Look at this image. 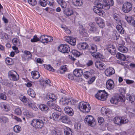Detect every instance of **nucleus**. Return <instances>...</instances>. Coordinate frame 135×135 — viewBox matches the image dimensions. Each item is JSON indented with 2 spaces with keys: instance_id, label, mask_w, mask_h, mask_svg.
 Returning <instances> with one entry per match:
<instances>
[{
  "instance_id": "obj_1",
  "label": "nucleus",
  "mask_w": 135,
  "mask_h": 135,
  "mask_svg": "<svg viewBox=\"0 0 135 135\" xmlns=\"http://www.w3.org/2000/svg\"><path fill=\"white\" fill-rule=\"evenodd\" d=\"M97 49V46L95 45L91 44L89 48V50L92 56L97 59H99L103 60L104 56L99 52L96 53Z\"/></svg>"
},
{
  "instance_id": "obj_2",
  "label": "nucleus",
  "mask_w": 135,
  "mask_h": 135,
  "mask_svg": "<svg viewBox=\"0 0 135 135\" xmlns=\"http://www.w3.org/2000/svg\"><path fill=\"white\" fill-rule=\"evenodd\" d=\"M78 108L81 111L87 113L89 112L91 109L90 105L89 104L82 102L79 103Z\"/></svg>"
},
{
  "instance_id": "obj_3",
  "label": "nucleus",
  "mask_w": 135,
  "mask_h": 135,
  "mask_svg": "<svg viewBox=\"0 0 135 135\" xmlns=\"http://www.w3.org/2000/svg\"><path fill=\"white\" fill-rule=\"evenodd\" d=\"M104 5H103L101 3L98 2L96 6L93 7V10L95 13L99 16H103L104 15V12L102 9H104Z\"/></svg>"
},
{
  "instance_id": "obj_4",
  "label": "nucleus",
  "mask_w": 135,
  "mask_h": 135,
  "mask_svg": "<svg viewBox=\"0 0 135 135\" xmlns=\"http://www.w3.org/2000/svg\"><path fill=\"white\" fill-rule=\"evenodd\" d=\"M108 97L107 93L104 90L99 91L95 95L97 99L103 101L105 100Z\"/></svg>"
},
{
  "instance_id": "obj_5",
  "label": "nucleus",
  "mask_w": 135,
  "mask_h": 135,
  "mask_svg": "<svg viewBox=\"0 0 135 135\" xmlns=\"http://www.w3.org/2000/svg\"><path fill=\"white\" fill-rule=\"evenodd\" d=\"M57 49L58 51L63 53H68L70 51V50L69 46L66 44L60 45Z\"/></svg>"
},
{
  "instance_id": "obj_6",
  "label": "nucleus",
  "mask_w": 135,
  "mask_h": 135,
  "mask_svg": "<svg viewBox=\"0 0 135 135\" xmlns=\"http://www.w3.org/2000/svg\"><path fill=\"white\" fill-rule=\"evenodd\" d=\"M8 77L11 80L13 81L18 80L19 79V76L16 72L12 70L9 71L8 73Z\"/></svg>"
},
{
  "instance_id": "obj_7",
  "label": "nucleus",
  "mask_w": 135,
  "mask_h": 135,
  "mask_svg": "<svg viewBox=\"0 0 135 135\" xmlns=\"http://www.w3.org/2000/svg\"><path fill=\"white\" fill-rule=\"evenodd\" d=\"M53 40V37L49 36L41 35L40 37V41L44 44L47 43L49 42H51Z\"/></svg>"
},
{
  "instance_id": "obj_8",
  "label": "nucleus",
  "mask_w": 135,
  "mask_h": 135,
  "mask_svg": "<svg viewBox=\"0 0 135 135\" xmlns=\"http://www.w3.org/2000/svg\"><path fill=\"white\" fill-rule=\"evenodd\" d=\"M132 8V4L130 2H127L123 5L122 10L125 13H128L131 11Z\"/></svg>"
},
{
  "instance_id": "obj_9",
  "label": "nucleus",
  "mask_w": 135,
  "mask_h": 135,
  "mask_svg": "<svg viewBox=\"0 0 135 135\" xmlns=\"http://www.w3.org/2000/svg\"><path fill=\"white\" fill-rule=\"evenodd\" d=\"M84 120L86 123L91 126H93V124H95L94 119L92 116L90 115L87 116Z\"/></svg>"
},
{
  "instance_id": "obj_10",
  "label": "nucleus",
  "mask_w": 135,
  "mask_h": 135,
  "mask_svg": "<svg viewBox=\"0 0 135 135\" xmlns=\"http://www.w3.org/2000/svg\"><path fill=\"white\" fill-rule=\"evenodd\" d=\"M107 49L112 55H115L116 53L115 47L112 44L109 43L107 46Z\"/></svg>"
},
{
  "instance_id": "obj_11",
  "label": "nucleus",
  "mask_w": 135,
  "mask_h": 135,
  "mask_svg": "<svg viewBox=\"0 0 135 135\" xmlns=\"http://www.w3.org/2000/svg\"><path fill=\"white\" fill-rule=\"evenodd\" d=\"M114 86V84L113 81L112 79L108 80L107 81L106 86L107 88L109 90L113 89Z\"/></svg>"
},
{
  "instance_id": "obj_12",
  "label": "nucleus",
  "mask_w": 135,
  "mask_h": 135,
  "mask_svg": "<svg viewBox=\"0 0 135 135\" xmlns=\"http://www.w3.org/2000/svg\"><path fill=\"white\" fill-rule=\"evenodd\" d=\"M115 71L114 69L112 67L107 68L105 71L106 75L107 76H110L115 73Z\"/></svg>"
},
{
  "instance_id": "obj_13",
  "label": "nucleus",
  "mask_w": 135,
  "mask_h": 135,
  "mask_svg": "<svg viewBox=\"0 0 135 135\" xmlns=\"http://www.w3.org/2000/svg\"><path fill=\"white\" fill-rule=\"evenodd\" d=\"M47 104L51 109L57 110L59 111H60V110H61L60 108L56 106V105L53 102V101L51 100L48 101L47 103Z\"/></svg>"
},
{
  "instance_id": "obj_14",
  "label": "nucleus",
  "mask_w": 135,
  "mask_h": 135,
  "mask_svg": "<svg viewBox=\"0 0 135 135\" xmlns=\"http://www.w3.org/2000/svg\"><path fill=\"white\" fill-rule=\"evenodd\" d=\"M113 4L114 2L113 0H105L104 9H108L110 8V6H113Z\"/></svg>"
},
{
  "instance_id": "obj_15",
  "label": "nucleus",
  "mask_w": 135,
  "mask_h": 135,
  "mask_svg": "<svg viewBox=\"0 0 135 135\" xmlns=\"http://www.w3.org/2000/svg\"><path fill=\"white\" fill-rule=\"evenodd\" d=\"M95 23H93L88 24V28L91 33H94L97 31L98 29L95 27Z\"/></svg>"
},
{
  "instance_id": "obj_16",
  "label": "nucleus",
  "mask_w": 135,
  "mask_h": 135,
  "mask_svg": "<svg viewBox=\"0 0 135 135\" xmlns=\"http://www.w3.org/2000/svg\"><path fill=\"white\" fill-rule=\"evenodd\" d=\"M77 48L80 50H85L88 47V45L87 43L84 42L80 43L78 44Z\"/></svg>"
},
{
  "instance_id": "obj_17",
  "label": "nucleus",
  "mask_w": 135,
  "mask_h": 135,
  "mask_svg": "<svg viewBox=\"0 0 135 135\" xmlns=\"http://www.w3.org/2000/svg\"><path fill=\"white\" fill-rule=\"evenodd\" d=\"M95 66L98 69L102 70L105 69V65L102 62L99 61H97L95 62Z\"/></svg>"
},
{
  "instance_id": "obj_18",
  "label": "nucleus",
  "mask_w": 135,
  "mask_h": 135,
  "mask_svg": "<svg viewBox=\"0 0 135 135\" xmlns=\"http://www.w3.org/2000/svg\"><path fill=\"white\" fill-rule=\"evenodd\" d=\"M83 73V71L81 69H76L73 72V74L74 75L78 77L82 76Z\"/></svg>"
},
{
  "instance_id": "obj_19",
  "label": "nucleus",
  "mask_w": 135,
  "mask_h": 135,
  "mask_svg": "<svg viewBox=\"0 0 135 135\" xmlns=\"http://www.w3.org/2000/svg\"><path fill=\"white\" fill-rule=\"evenodd\" d=\"M65 112L70 116H72L74 114V111L73 109L71 107H66L64 108Z\"/></svg>"
},
{
  "instance_id": "obj_20",
  "label": "nucleus",
  "mask_w": 135,
  "mask_h": 135,
  "mask_svg": "<svg viewBox=\"0 0 135 135\" xmlns=\"http://www.w3.org/2000/svg\"><path fill=\"white\" fill-rule=\"evenodd\" d=\"M72 3L75 7H79L82 6L83 2L82 0H72Z\"/></svg>"
},
{
  "instance_id": "obj_21",
  "label": "nucleus",
  "mask_w": 135,
  "mask_h": 135,
  "mask_svg": "<svg viewBox=\"0 0 135 135\" xmlns=\"http://www.w3.org/2000/svg\"><path fill=\"white\" fill-rule=\"evenodd\" d=\"M110 102L112 104H117L118 103V94L114 95L110 99Z\"/></svg>"
},
{
  "instance_id": "obj_22",
  "label": "nucleus",
  "mask_w": 135,
  "mask_h": 135,
  "mask_svg": "<svg viewBox=\"0 0 135 135\" xmlns=\"http://www.w3.org/2000/svg\"><path fill=\"white\" fill-rule=\"evenodd\" d=\"M61 115L57 113H54L52 115V118L55 121H59L60 120Z\"/></svg>"
},
{
  "instance_id": "obj_23",
  "label": "nucleus",
  "mask_w": 135,
  "mask_h": 135,
  "mask_svg": "<svg viewBox=\"0 0 135 135\" xmlns=\"http://www.w3.org/2000/svg\"><path fill=\"white\" fill-rule=\"evenodd\" d=\"M97 23L101 28H103L104 26V21L101 18H99L96 20Z\"/></svg>"
},
{
  "instance_id": "obj_24",
  "label": "nucleus",
  "mask_w": 135,
  "mask_h": 135,
  "mask_svg": "<svg viewBox=\"0 0 135 135\" xmlns=\"http://www.w3.org/2000/svg\"><path fill=\"white\" fill-rule=\"evenodd\" d=\"M31 74L32 78L35 79H38L40 76L39 72L36 71H32Z\"/></svg>"
},
{
  "instance_id": "obj_25",
  "label": "nucleus",
  "mask_w": 135,
  "mask_h": 135,
  "mask_svg": "<svg viewBox=\"0 0 135 135\" xmlns=\"http://www.w3.org/2000/svg\"><path fill=\"white\" fill-rule=\"evenodd\" d=\"M120 121L119 123V125H121L122 124H126L128 122L129 120L126 117H122L120 118H119Z\"/></svg>"
},
{
  "instance_id": "obj_26",
  "label": "nucleus",
  "mask_w": 135,
  "mask_h": 135,
  "mask_svg": "<svg viewBox=\"0 0 135 135\" xmlns=\"http://www.w3.org/2000/svg\"><path fill=\"white\" fill-rule=\"evenodd\" d=\"M125 18L128 23L133 25L135 24V21L131 16H126Z\"/></svg>"
},
{
  "instance_id": "obj_27",
  "label": "nucleus",
  "mask_w": 135,
  "mask_h": 135,
  "mask_svg": "<svg viewBox=\"0 0 135 135\" xmlns=\"http://www.w3.org/2000/svg\"><path fill=\"white\" fill-rule=\"evenodd\" d=\"M40 109L42 111L47 112L49 110V107L46 105L43 104H41L39 105Z\"/></svg>"
},
{
  "instance_id": "obj_28",
  "label": "nucleus",
  "mask_w": 135,
  "mask_h": 135,
  "mask_svg": "<svg viewBox=\"0 0 135 135\" xmlns=\"http://www.w3.org/2000/svg\"><path fill=\"white\" fill-rule=\"evenodd\" d=\"M64 133L65 135H73V130L69 127H66L64 129Z\"/></svg>"
},
{
  "instance_id": "obj_29",
  "label": "nucleus",
  "mask_w": 135,
  "mask_h": 135,
  "mask_svg": "<svg viewBox=\"0 0 135 135\" xmlns=\"http://www.w3.org/2000/svg\"><path fill=\"white\" fill-rule=\"evenodd\" d=\"M47 98L48 99L50 100V101H54L57 98L55 95L53 94H50L47 96Z\"/></svg>"
},
{
  "instance_id": "obj_30",
  "label": "nucleus",
  "mask_w": 135,
  "mask_h": 135,
  "mask_svg": "<svg viewBox=\"0 0 135 135\" xmlns=\"http://www.w3.org/2000/svg\"><path fill=\"white\" fill-rule=\"evenodd\" d=\"M60 120L64 123H66L69 121V118L66 115H61L60 117Z\"/></svg>"
},
{
  "instance_id": "obj_31",
  "label": "nucleus",
  "mask_w": 135,
  "mask_h": 135,
  "mask_svg": "<svg viewBox=\"0 0 135 135\" xmlns=\"http://www.w3.org/2000/svg\"><path fill=\"white\" fill-rule=\"evenodd\" d=\"M1 106L2 108H4V110L6 111H8L9 110V106L8 104L6 103H2Z\"/></svg>"
},
{
  "instance_id": "obj_32",
  "label": "nucleus",
  "mask_w": 135,
  "mask_h": 135,
  "mask_svg": "<svg viewBox=\"0 0 135 135\" xmlns=\"http://www.w3.org/2000/svg\"><path fill=\"white\" fill-rule=\"evenodd\" d=\"M28 94L32 98L35 96V93L33 90L31 88H29L27 90Z\"/></svg>"
},
{
  "instance_id": "obj_33",
  "label": "nucleus",
  "mask_w": 135,
  "mask_h": 135,
  "mask_svg": "<svg viewBox=\"0 0 135 135\" xmlns=\"http://www.w3.org/2000/svg\"><path fill=\"white\" fill-rule=\"evenodd\" d=\"M68 70L67 68L65 65L62 66L60 68L59 70L58 71V72H60L61 74H63Z\"/></svg>"
},
{
  "instance_id": "obj_34",
  "label": "nucleus",
  "mask_w": 135,
  "mask_h": 135,
  "mask_svg": "<svg viewBox=\"0 0 135 135\" xmlns=\"http://www.w3.org/2000/svg\"><path fill=\"white\" fill-rule=\"evenodd\" d=\"M126 99L129 101L131 102V103L133 102L135 99V97L133 95L131 96L129 94H127L126 95Z\"/></svg>"
},
{
  "instance_id": "obj_35",
  "label": "nucleus",
  "mask_w": 135,
  "mask_h": 135,
  "mask_svg": "<svg viewBox=\"0 0 135 135\" xmlns=\"http://www.w3.org/2000/svg\"><path fill=\"white\" fill-rule=\"evenodd\" d=\"M28 105L29 107H31L34 110H36L38 109L37 108L35 104L32 103L30 100L28 101Z\"/></svg>"
},
{
  "instance_id": "obj_36",
  "label": "nucleus",
  "mask_w": 135,
  "mask_h": 135,
  "mask_svg": "<svg viewBox=\"0 0 135 135\" xmlns=\"http://www.w3.org/2000/svg\"><path fill=\"white\" fill-rule=\"evenodd\" d=\"M44 123L43 120L39 119H38L37 122V126L36 128H41L44 126Z\"/></svg>"
},
{
  "instance_id": "obj_37",
  "label": "nucleus",
  "mask_w": 135,
  "mask_h": 135,
  "mask_svg": "<svg viewBox=\"0 0 135 135\" xmlns=\"http://www.w3.org/2000/svg\"><path fill=\"white\" fill-rule=\"evenodd\" d=\"M38 119H33L31 122L30 123L31 125L33 127L36 128L37 125V122Z\"/></svg>"
},
{
  "instance_id": "obj_38",
  "label": "nucleus",
  "mask_w": 135,
  "mask_h": 135,
  "mask_svg": "<svg viewBox=\"0 0 135 135\" xmlns=\"http://www.w3.org/2000/svg\"><path fill=\"white\" fill-rule=\"evenodd\" d=\"M64 13L65 15L68 17L72 15L73 13V12L72 10L68 9L65 11Z\"/></svg>"
},
{
  "instance_id": "obj_39",
  "label": "nucleus",
  "mask_w": 135,
  "mask_h": 135,
  "mask_svg": "<svg viewBox=\"0 0 135 135\" xmlns=\"http://www.w3.org/2000/svg\"><path fill=\"white\" fill-rule=\"evenodd\" d=\"M44 66L46 69L49 70L54 71L55 70L53 68V67L50 65L44 64Z\"/></svg>"
},
{
  "instance_id": "obj_40",
  "label": "nucleus",
  "mask_w": 135,
  "mask_h": 135,
  "mask_svg": "<svg viewBox=\"0 0 135 135\" xmlns=\"http://www.w3.org/2000/svg\"><path fill=\"white\" fill-rule=\"evenodd\" d=\"M119 51L121 52L125 53L127 52V49L123 46H119Z\"/></svg>"
},
{
  "instance_id": "obj_41",
  "label": "nucleus",
  "mask_w": 135,
  "mask_h": 135,
  "mask_svg": "<svg viewBox=\"0 0 135 135\" xmlns=\"http://www.w3.org/2000/svg\"><path fill=\"white\" fill-rule=\"evenodd\" d=\"M71 53L73 56H75V57H78L80 54V52L75 50H73Z\"/></svg>"
},
{
  "instance_id": "obj_42",
  "label": "nucleus",
  "mask_w": 135,
  "mask_h": 135,
  "mask_svg": "<svg viewBox=\"0 0 135 135\" xmlns=\"http://www.w3.org/2000/svg\"><path fill=\"white\" fill-rule=\"evenodd\" d=\"M5 61L6 63L8 65H11L13 63V61L12 59L11 58L9 57L6 58Z\"/></svg>"
},
{
  "instance_id": "obj_43",
  "label": "nucleus",
  "mask_w": 135,
  "mask_h": 135,
  "mask_svg": "<svg viewBox=\"0 0 135 135\" xmlns=\"http://www.w3.org/2000/svg\"><path fill=\"white\" fill-rule=\"evenodd\" d=\"M24 115L27 117H30L32 115V114L26 109H25L23 112Z\"/></svg>"
},
{
  "instance_id": "obj_44",
  "label": "nucleus",
  "mask_w": 135,
  "mask_h": 135,
  "mask_svg": "<svg viewBox=\"0 0 135 135\" xmlns=\"http://www.w3.org/2000/svg\"><path fill=\"white\" fill-rule=\"evenodd\" d=\"M101 112L103 114L105 115L109 112V109H107L104 107H102L101 108Z\"/></svg>"
},
{
  "instance_id": "obj_45",
  "label": "nucleus",
  "mask_w": 135,
  "mask_h": 135,
  "mask_svg": "<svg viewBox=\"0 0 135 135\" xmlns=\"http://www.w3.org/2000/svg\"><path fill=\"white\" fill-rule=\"evenodd\" d=\"M126 100L125 96L124 95H119V102L120 103H124Z\"/></svg>"
},
{
  "instance_id": "obj_46",
  "label": "nucleus",
  "mask_w": 135,
  "mask_h": 135,
  "mask_svg": "<svg viewBox=\"0 0 135 135\" xmlns=\"http://www.w3.org/2000/svg\"><path fill=\"white\" fill-rule=\"evenodd\" d=\"M69 103V101L67 99L62 98L61 101V104L63 105H67Z\"/></svg>"
},
{
  "instance_id": "obj_47",
  "label": "nucleus",
  "mask_w": 135,
  "mask_h": 135,
  "mask_svg": "<svg viewBox=\"0 0 135 135\" xmlns=\"http://www.w3.org/2000/svg\"><path fill=\"white\" fill-rule=\"evenodd\" d=\"M84 76L86 78H88L91 77V74L88 71H86L84 72L83 74Z\"/></svg>"
},
{
  "instance_id": "obj_48",
  "label": "nucleus",
  "mask_w": 135,
  "mask_h": 135,
  "mask_svg": "<svg viewBox=\"0 0 135 135\" xmlns=\"http://www.w3.org/2000/svg\"><path fill=\"white\" fill-rule=\"evenodd\" d=\"M31 42H35L38 41H40V38L37 37L36 35L33 36V38L31 40Z\"/></svg>"
},
{
  "instance_id": "obj_49",
  "label": "nucleus",
  "mask_w": 135,
  "mask_h": 135,
  "mask_svg": "<svg viewBox=\"0 0 135 135\" xmlns=\"http://www.w3.org/2000/svg\"><path fill=\"white\" fill-rule=\"evenodd\" d=\"M126 59V57L124 54L119 52V59L124 61Z\"/></svg>"
},
{
  "instance_id": "obj_50",
  "label": "nucleus",
  "mask_w": 135,
  "mask_h": 135,
  "mask_svg": "<svg viewBox=\"0 0 135 135\" xmlns=\"http://www.w3.org/2000/svg\"><path fill=\"white\" fill-rule=\"evenodd\" d=\"M13 129L15 132L18 133L19 132L21 131V128L20 126L16 125L15 126Z\"/></svg>"
},
{
  "instance_id": "obj_51",
  "label": "nucleus",
  "mask_w": 135,
  "mask_h": 135,
  "mask_svg": "<svg viewBox=\"0 0 135 135\" xmlns=\"http://www.w3.org/2000/svg\"><path fill=\"white\" fill-rule=\"evenodd\" d=\"M98 120L99 124L103 125L104 122V120L103 118L102 117H98Z\"/></svg>"
},
{
  "instance_id": "obj_52",
  "label": "nucleus",
  "mask_w": 135,
  "mask_h": 135,
  "mask_svg": "<svg viewBox=\"0 0 135 135\" xmlns=\"http://www.w3.org/2000/svg\"><path fill=\"white\" fill-rule=\"evenodd\" d=\"M70 44L74 46L76 44V39L73 37H71Z\"/></svg>"
},
{
  "instance_id": "obj_53",
  "label": "nucleus",
  "mask_w": 135,
  "mask_h": 135,
  "mask_svg": "<svg viewBox=\"0 0 135 135\" xmlns=\"http://www.w3.org/2000/svg\"><path fill=\"white\" fill-rule=\"evenodd\" d=\"M28 2L29 4L33 6H35L37 3L36 0H28Z\"/></svg>"
},
{
  "instance_id": "obj_54",
  "label": "nucleus",
  "mask_w": 135,
  "mask_h": 135,
  "mask_svg": "<svg viewBox=\"0 0 135 135\" xmlns=\"http://www.w3.org/2000/svg\"><path fill=\"white\" fill-rule=\"evenodd\" d=\"M121 24L120 22H119V32L121 34H123L124 33V30L122 28V26L119 24Z\"/></svg>"
},
{
  "instance_id": "obj_55",
  "label": "nucleus",
  "mask_w": 135,
  "mask_h": 135,
  "mask_svg": "<svg viewBox=\"0 0 135 135\" xmlns=\"http://www.w3.org/2000/svg\"><path fill=\"white\" fill-rule=\"evenodd\" d=\"M20 98L21 100L24 103H26L27 102L28 103V101L30 100L29 99H27L26 97L25 96L21 97Z\"/></svg>"
},
{
  "instance_id": "obj_56",
  "label": "nucleus",
  "mask_w": 135,
  "mask_h": 135,
  "mask_svg": "<svg viewBox=\"0 0 135 135\" xmlns=\"http://www.w3.org/2000/svg\"><path fill=\"white\" fill-rule=\"evenodd\" d=\"M15 113L17 115H20L21 114L22 112L20 108H17L15 109Z\"/></svg>"
},
{
  "instance_id": "obj_57",
  "label": "nucleus",
  "mask_w": 135,
  "mask_h": 135,
  "mask_svg": "<svg viewBox=\"0 0 135 135\" xmlns=\"http://www.w3.org/2000/svg\"><path fill=\"white\" fill-rule=\"evenodd\" d=\"M39 3L40 5L43 7H45L47 5L46 1L45 0H39Z\"/></svg>"
},
{
  "instance_id": "obj_58",
  "label": "nucleus",
  "mask_w": 135,
  "mask_h": 135,
  "mask_svg": "<svg viewBox=\"0 0 135 135\" xmlns=\"http://www.w3.org/2000/svg\"><path fill=\"white\" fill-rule=\"evenodd\" d=\"M74 127L76 129H79L81 127L80 123L79 122L75 123L74 124Z\"/></svg>"
},
{
  "instance_id": "obj_59",
  "label": "nucleus",
  "mask_w": 135,
  "mask_h": 135,
  "mask_svg": "<svg viewBox=\"0 0 135 135\" xmlns=\"http://www.w3.org/2000/svg\"><path fill=\"white\" fill-rule=\"evenodd\" d=\"M0 119L1 120V122L4 123H6L8 121V118L4 116H2L0 117Z\"/></svg>"
},
{
  "instance_id": "obj_60",
  "label": "nucleus",
  "mask_w": 135,
  "mask_h": 135,
  "mask_svg": "<svg viewBox=\"0 0 135 135\" xmlns=\"http://www.w3.org/2000/svg\"><path fill=\"white\" fill-rule=\"evenodd\" d=\"M24 56H28V57L31 58L32 55L31 52L28 51H25L24 52Z\"/></svg>"
},
{
  "instance_id": "obj_61",
  "label": "nucleus",
  "mask_w": 135,
  "mask_h": 135,
  "mask_svg": "<svg viewBox=\"0 0 135 135\" xmlns=\"http://www.w3.org/2000/svg\"><path fill=\"white\" fill-rule=\"evenodd\" d=\"M47 3L48 5L51 6H52L54 4V0H46Z\"/></svg>"
},
{
  "instance_id": "obj_62",
  "label": "nucleus",
  "mask_w": 135,
  "mask_h": 135,
  "mask_svg": "<svg viewBox=\"0 0 135 135\" xmlns=\"http://www.w3.org/2000/svg\"><path fill=\"white\" fill-rule=\"evenodd\" d=\"M125 90L123 88H121L120 89H119V94H120V95H124V94L125 93Z\"/></svg>"
},
{
  "instance_id": "obj_63",
  "label": "nucleus",
  "mask_w": 135,
  "mask_h": 135,
  "mask_svg": "<svg viewBox=\"0 0 135 135\" xmlns=\"http://www.w3.org/2000/svg\"><path fill=\"white\" fill-rule=\"evenodd\" d=\"M51 133L52 135H60V133L56 130H52Z\"/></svg>"
},
{
  "instance_id": "obj_64",
  "label": "nucleus",
  "mask_w": 135,
  "mask_h": 135,
  "mask_svg": "<svg viewBox=\"0 0 135 135\" xmlns=\"http://www.w3.org/2000/svg\"><path fill=\"white\" fill-rule=\"evenodd\" d=\"M60 4L62 8H66L67 5L66 3L64 1H63Z\"/></svg>"
}]
</instances>
